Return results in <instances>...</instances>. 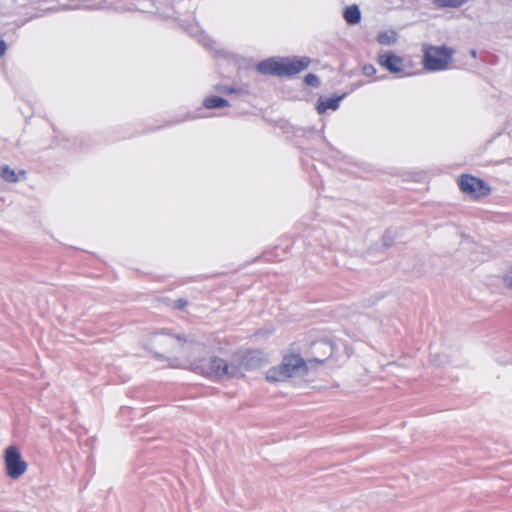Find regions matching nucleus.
<instances>
[{
  "mask_svg": "<svg viewBox=\"0 0 512 512\" xmlns=\"http://www.w3.org/2000/svg\"><path fill=\"white\" fill-rule=\"evenodd\" d=\"M304 82L306 83V85L311 87H318L320 85V80L318 76L312 73H309L305 76Z\"/></svg>",
  "mask_w": 512,
  "mask_h": 512,
  "instance_id": "15",
  "label": "nucleus"
},
{
  "mask_svg": "<svg viewBox=\"0 0 512 512\" xmlns=\"http://www.w3.org/2000/svg\"><path fill=\"white\" fill-rule=\"evenodd\" d=\"M345 21L350 25L358 24L361 20V12L357 5H350L343 12Z\"/></svg>",
  "mask_w": 512,
  "mask_h": 512,
  "instance_id": "11",
  "label": "nucleus"
},
{
  "mask_svg": "<svg viewBox=\"0 0 512 512\" xmlns=\"http://www.w3.org/2000/svg\"><path fill=\"white\" fill-rule=\"evenodd\" d=\"M203 105L206 109L223 108L229 105L228 101L219 96H209L205 98Z\"/></svg>",
  "mask_w": 512,
  "mask_h": 512,
  "instance_id": "12",
  "label": "nucleus"
},
{
  "mask_svg": "<svg viewBox=\"0 0 512 512\" xmlns=\"http://www.w3.org/2000/svg\"><path fill=\"white\" fill-rule=\"evenodd\" d=\"M19 174L24 176L25 175V171H20Z\"/></svg>",
  "mask_w": 512,
  "mask_h": 512,
  "instance_id": "22",
  "label": "nucleus"
},
{
  "mask_svg": "<svg viewBox=\"0 0 512 512\" xmlns=\"http://www.w3.org/2000/svg\"><path fill=\"white\" fill-rule=\"evenodd\" d=\"M6 474L11 479H18L27 471V463L22 459L19 449L10 445L4 452Z\"/></svg>",
  "mask_w": 512,
  "mask_h": 512,
  "instance_id": "5",
  "label": "nucleus"
},
{
  "mask_svg": "<svg viewBox=\"0 0 512 512\" xmlns=\"http://www.w3.org/2000/svg\"><path fill=\"white\" fill-rule=\"evenodd\" d=\"M333 352L334 345L329 340H321L313 343L314 360L317 363H323L325 359L332 356Z\"/></svg>",
  "mask_w": 512,
  "mask_h": 512,
  "instance_id": "9",
  "label": "nucleus"
},
{
  "mask_svg": "<svg viewBox=\"0 0 512 512\" xmlns=\"http://www.w3.org/2000/svg\"><path fill=\"white\" fill-rule=\"evenodd\" d=\"M187 305V300L185 299H179L176 302V307L179 309H183Z\"/></svg>",
  "mask_w": 512,
  "mask_h": 512,
  "instance_id": "19",
  "label": "nucleus"
},
{
  "mask_svg": "<svg viewBox=\"0 0 512 512\" xmlns=\"http://www.w3.org/2000/svg\"><path fill=\"white\" fill-rule=\"evenodd\" d=\"M344 98V95L333 97V98H319L317 101V112L324 114L327 110H336L339 107L340 101Z\"/></svg>",
  "mask_w": 512,
  "mask_h": 512,
  "instance_id": "10",
  "label": "nucleus"
},
{
  "mask_svg": "<svg viewBox=\"0 0 512 512\" xmlns=\"http://www.w3.org/2000/svg\"><path fill=\"white\" fill-rule=\"evenodd\" d=\"M1 177L10 183H15L19 181V176L15 172V170L11 169L9 166L4 165L1 167Z\"/></svg>",
  "mask_w": 512,
  "mask_h": 512,
  "instance_id": "14",
  "label": "nucleus"
},
{
  "mask_svg": "<svg viewBox=\"0 0 512 512\" xmlns=\"http://www.w3.org/2000/svg\"><path fill=\"white\" fill-rule=\"evenodd\" d=\"M503 282L506 287L512 289V265L505 272Z\"/></svg>",
  "mask_w": 512,
  "mask_h": 512,
  "instance_id": "16",
  "label": "nucleus"
},
{
  "mask_svg": "<svg viewBox=\"0 0 512 512\" xmlns=\"http://www.w3.org/2000/svg\"><path fill=\"white\" fill-rule=\"evenodd\" d=\"M7 46L3 40H0V57H2L6 52Z\"/></svg>",
  "mask_w": 512,
  "mask_h": 512,
  "instance_id": "20",
  "label": "nucleus"
},
{
  "mask_svg": "<svg viewBox=\"0 0 512 512\" xmlns=\"http://www.w3.org/2000/svg\"><path fill=\"white\" fill-rule=\"evenodd\" d=\"M307 373V364L300 355H286L281 364L268 369L265 378L268 382H282L291 377L304 376Z\"/></svg>",
  "mask_w": 512,
  "mask_h": 512,
  "instance_id": "3",
  "label": "nucleus"
},
{
  "mask_svg": "<svg viewBox=\"0 0 512 512\" xmlns=\"http://www.w3.org/2000/svg\"><path fill=\"white\" fill-rule=\"evenodd\" d=\"M311 63L309 57H272L257 64V71L264 75L292 76L307 69Z\"/></svg>",
  "mask_w": 512,
  "mask_h": 512,
  "instance_id": "2",
  "label": "nucleus"
},
{
  "mask_svg": "<svg viewBox=\"0 0 512 512\" xmlns=\"http://www.w3.org/2000/svg\"><path fill=\"white\" fill-rule=\"evenodd\" d=\"M458 185L461 192L473 199L485 197L490 193L487 183L472 175H462L458 180Z\"/></svg>",
  "mask_w": 512,
  "mask_h": 512,
  "instance_id": "6",
  "label": "nucleus"
},
{
  "mask_svg": "<svg viewBox=\"0 0 512 512\" xmlns=\"http://www.w3.org/2000/svg\"><path fill=\"white\" fill-rule=\"evenodd\" d=\"M191 365L194 371L219 379L243 377L251 367L249 355L241 351L233 354L230 360L213 356L209 360L195 361Z\"/></svg>",
  "mask_w": 512,
  "mask_h": 512,
  "instance_id": "1",
  "label": "nucleus"
},
{
  "mask_svg": "<svg viewBox=\"0 0 512 512\" xmlns=\"http://www.w3.org/2000/svg\"><path fill=\"white\" fill-rule=\"evenodd\" d=\"M221 92L225 94H233V93H240L239 89H236L234 87L225 86L221 89Z\"/></svg>",
  "mask_w": 512,
  "mask_h": 512,
  "instance_id": "18",
  "label": "nucleus"
},
{
  "mask_svg": "<svg viewBox=\"0 0 512 512\" xmlns=\"http://www.w3.org/2000/svg\"><path fill=\"white\" fill-rule=\"evenodd\" d=\"M377 62L390 73L404 72V59L392 51H384L378 54Z\"/></svg>",
  "mask_w": 512,
  "mask_h": 512,
  "instance_id": "8",
  "label": "nucleus"
},
{
  "mask_svg": "<svg viewBox=\"0 0 512 512\" xmlns=\"http://www.w3.org/2000/svg\"><path fill=\"white\" fill-rule=\"evenodd\" d=\"M454 50L445 45L423 47V66L427 71L437 72L446 70L452 62Z\"/></svg>",
  "mask_w": 512,
  "mask_h": 512,
  "instance_id": "4",
  "label": "nucleus"
},
{
  "mask_svg": "<svg viewBox=\"0 0 512 512\" xmlns=\"http://www.w3.org/2000/svg\"><path fill=\"white\" fill-rule=\"evenodd\" d=\"M398 34L395 31L380 32L377 35V41L381 45H391L397 41Z\"/></svg>",
  "mask_w": 512,
  "mask_h": 512,
  "instance_id": "13",
  "label": "nucleus"
},
{
  "mask_svg": "<svg viewBox=\"0 0 512 512\" xmlns=\"http://www.w3.org/2000/svg\"><path fill=\"white\" fill-rule=\"evenodd\" d=\"M470 55L473 57V58H476L477 57V51L475 49H471L470 50Z\"/></svg>",
  "mask_w": 512,
  "mask_h": 512,
  "instance_id": "21",
  "label": "nucleus"
},
{
  "mask_svg": "<svg viewBox=\"0 0 512 512\" xmlns=\"http://www.w3.org/2000/svg\"><path fill=\"white\" fill-rule=\"evenodd\" d=\"M363 73H364L365 76L371 77V76H373L376 73V69H375V67L373 65H370V64L369 65H365L363 67Z\"/></svg>",
  "mask_w": 512,
  "mask_h": 512,
  "instance_id": "17",
  "label": "nucleus"
},
{
  "mask_svg": "<svg viewBox=\"0 0 512 512\" xmlns=\"http://www.w3.org/2000/svg\"><path fill=\"white\" fill-rule=\"evenodd\" d=\"M187 339L185 337H182L180 335L172 336L165 333H155L152 338V345L155 349L156 355H160V352L157 350L162 351H173L175 349L176 344H182L186 343Z\"/></svg>",
  "mask_w": 512,
  "mask_h": 512,
  "instance_id": "7",
  "label": "nucleus"
}]
</instances>
